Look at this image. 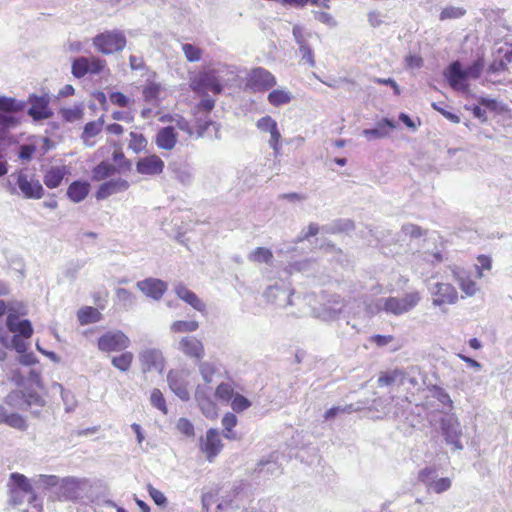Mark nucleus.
<instances>
[{"label": "nucleus", "instance_id": "f257e3e1", "mask_svg": "<svg viewBox=\"0 0 512 512\" xmlns=\"http://www.w3.org/2000/svg\"><path fill=\"white\" fill-rule=\"evenodd\" d=\"M421 300V295L417 291L405 294L402 298L387 297L378 299L373 305L367 304L366 310L368 314H375L385 311L388 314L402 315L415 308Z\"/></svg>", "mask_w": 512, "mask_h": 512}, {"label": "nucleus", "instance_id": "f03ea898", "mask_svg": "<svg viewBox=\"0 0 512 512\" xmlns=\"http://www.w3.org/2000/svg\"><path fill=\"white\" fill-rule=\"evenodd\" d=\"M222 72H230L227 65L218 64L200 72L191 81L192 90L198 93L211 91L214 94H219L222 91V84H227L231 80L230 77L222 75Z\"/></svg>", "mask_w": 512, "mask_h": 512}, {"label": "nucleus", "instance_id": "7ed1b4c3", "mask_svg": "<svg viewBox=\"0 0 512 512\" xmlns=\"http://www.w3.org/2000/svg\"><path fill=\"white\" fill-rule=\"evenodd\" d=\"M33 485V479H29L23 474L17 472L10 474L8 483L10 502L13 505H21L25 501L29 504L39 502Z\"/></svg>", "mask_w": 512, "mask_h": 512}, {"label": "nucleus", "instance_id": "20e7f679", "mask_svg": "<svg viewBox=\"0 0 512 512\" xmlns=\"http://www.w3.org/2000/svg\"><path fill=\"white\" fill-rule=\"evenodd\" d=\"M26 107L24 101L12 97L0 96V140L5 139L10 129L20 125V120L14 115Z\"/></svg>", "mask_w": 512, "mask_h": 512}, {"label": "nucleus", "instance_id": "39448f33", "mask_svg": "<svg viewBox=\"0 0 512 512\" xmlns=\"http://www.w3.org/2000/svg\"><path fill=\"white\" fill-rule=\"evenodd\" d=\"M344 307V299L341 296L331 295L319 307L302 308L298 312H292V314L302 316L311 313L315 318L328 322L338 319L344 311Z\"/></svg>", "mask_w": 512, "mask_h": 512}, {"label": "nucleus", "instance_id": "423d86ee", "mask_svg": "<svg viewBox=\"0 0 512 512\" xmlns=\"http://www.w3.org/2000/svg\"><path fill=\"white\" fill-rule=\"evenodd\" d=\"M92 42L98 52L110 55L122 51L127 44V39L123 31L114 29L97 34Z\"/></svg>", "mask_w": 512, "mask_h": 512}, {"label": "nucleus", "instance_id": "0eeeda50", "mask_svg": "<svg viewBox=\"0 0 512 512\" xmlns=\"http://www.w3.org/2000/svg\"><path fill=\"white\" fill-rule=\"evenodd\" d=\"M90 488L88 479L68 476L62 478L59 491H55V494L59 500L76 501L84 498Z\"/></svg>", "mask_w": 512, "mask_h": 512}, {"label": "nucleus", "instance_id": "6e6552de", "mask_svg": "<svg viewBox=\"0 0 512 512\" xmlns=\"http://www.w3.org/2000/svg\"><path fill=\"white\" fill-rule=\"evenodd\" d=\"M440 430L446 444L455 450L464 448L461 441L463 435L461 423L454 413H445L440 419Z\"/></svg>", "mask_w": 512, "mask_h": 512}, {"label": "nucleus", "instance_id": "1a4fd4ad", "mask_svg": "<svg viewBox=\"0 0 512 512\" xmlns=\"http://www.w3.org/2000/svg\"><path fill=\"white\" fill-rule=\"evenodd\" d=\"M264 297L266 300L272 304H275L278 307L286 308L288 305H298V304H307L309 302V297L305 298H292V293L286 288L283 284L275 283L274 285L269 286L264 292Z\"/></svg>", "mask_w": 512, "mask_h": 512}, {"label": "nucleus", "instance_id": "9d476101", "mask_svg": "<svg viewBox=\"0 0 512 512\" xmlns=\"http://www.w3.org/2000/svg\"><path fill=\"white\" fill-rule=\"evenodd\" d=\"M97 346L102 352H119L130 346V339L120 330L108 331L99 337Z\"/></svg>", "mask_w": 512, "mask_h": 512}, {"label": "nucleus", "instance_id": "9b49d317", "mask_svg": "<svg viewBox=\"0 0 512 512\" xmlns=\"http://www.w3.org/2000/svg\"><path fill=\"white\" fill-rule=\"evenodd\" d=\"M428 289L434 306L453 305L458 301V292L450 283L437 282L431 284Z\"/></svg>", "mask_w": 512, "mask_h": 512}, {"label": "nucleus", "instance_id": "f8f14e48", "mask_svg": "<svg viewBox=\"0 0 512 512\" xmlns=\"http://www.w3.org/2000/svg\"><path fill=\"white\" fill-rule=\"evenodd\" d=\"M25 103L30 104L27 113L34 121L49 119L53 116V111L49 107L50 96L48 94H31Z\"/></svg>", "mask_w": 512, "mask_h": 512}, {"label": "nucleus", "instance_id": "ddd939ff", "mask_svg": "<svg viewBox=\"0 0 512 512\" xmlns=\"http://www.w3.org/2000/svg\"><path fill=\"white\" fill-rule=\"evenodd\" d=\"M141 370L144 373L156 371L162 373L165 367L163 353L157 348H145L139 353Z\"/></svg>", "mask_w": 512, "mask_h": 512}, {"label": "nucleus", "instance_id": "4468645a", "mask_svg": "<svg viewBox=\"0 0 512 512\" xmlns=\"http://www.w3.org/2000/svg\"><path fill=\"white\" fill-rule=\"evenodd\" d=\"M22 195L28 199H40L44 195V189L38 180L29 179L23 171L11 174Z\"/></svg>", "mask_w": 512, "mask_h": 512}, {"label": "nucleus", "instance_id": "2eb2a0df", "mask_svg": "<svg viewBox=\"0 0 512 512\" xmlns=\"http://www.w3.org/2000/svg\"><path fill=\"white\" fill-rule=\"evenodd\" d=\"M276 85V79L268 70L257 67L251 70L247 86L253 91H266Z\"/></svg>", "mask_w": 512, "mask_h": 512}, {"label": "nucleus", "instance_id": "dca6fc26", "mask_svg": "<svg viewBox=\"0 0 512 512\" xmlns=\"http://www.w3.org/2000/svg\"><path fill=\"white\" fill-rule=\"evenodd\" d=\"M223 448V444L220 438V432L218 429L210 428L205 437L200 439V450L206 455L208 461L213 459L220 453Z\"/></svg>", "mask_w": 512, "mask_h": 512}, {"label": "nucleus", "instance_id": "f3484780", "mask_svg": "<svg viewBox=\"0 0 512 512\" xmlns=\"http://www.w3.org/2000/svg\"><path fill=\"white\" fill-rule=\"evenodd\" d=\"M443 75L452 89L465 92L469 85L466 83V76L460 61H453L444 70Z\"/></svg>", "mask_w": 512, "mask_h": 512}, {"label": "nucleus", "instance_id": "a211bd4d", "mask_svg": "<svg viewBox=\"0 0 512 512\" xmlns=\"http://www.w3.org/2000/svg\"><path fill=\"white\" fill-rule=\"evenodd\" d=\"M256 127L262 131L270 134L268 141L269 146L274 150L275 155L280 153L281 149V133L278 130L277 122L271 116H264L256 122Z\"/></svg>", "mask_w": 512, "mask_h": 512}, {"label": "nucleus", "instance_id": "6ab92c4d", "mask_svg": "<svg viewBox=\"0 0 512 512\" xmlns=\"http://www.w3.org/2000/svg\"><path fill=\"white\" fill-rule=\"evenodd\" d=\"M136 287L154 300H160L167 290V284L164 281L151 277L138 281Z\"/></svg>", "mask_w": 512, "mask_h": 512}, {"label": "nucleus", "instance_id": "aec40b11", "mask_svg": "<svg viewBox=\"0 0 512 512\" xmlns=\"http://www.w3.org/2000/svg\"><path fill=\"white\" fill-rule=\"evenodd\" d=\"M164 161L157 155L140 158L136 163V171L142 175L155 176L163 172Z\"/></svg>", "mask_w": 512, "mask_h": 512}, {"label": "nucleus", "instance_id": "412c9836", "mask_svg": "<svg viewBox=\"0 0 512 512\" xmlns=\"http://www.w3.org/2000/svg\"><path fill=\"white\" fill-rule=\"evenodd\" d=\"M178 350L190 358L198 360L204 357L203 343L194 336H184L178 342Z\"/></svg>", "mask_w": 512, "mask_h": 512}, {"label": "nucleus", "instance_id": "4be33fe9", "mask_svg": "<svg viewBox=\"0 0 512 512\" xmlns=\"http://www.w3.org/2000/svg\"><path fill=\"white\" fill-rule=\"evenodd\" d=\"M397 124L395 121L383 118L378 121L374 128L364 129L362 134L369 141L383 139L390 136L392 130L396 128Z\"/></svg>", "mask_w": 512, "mask_h": 512}, {"label": "nucleus", "instance_id": "5701e85b", "mask_svg": "<svg viewBox=\"0 0 512 512\" xmlns=\"http://www.w3.org/2000/svg\"><path fill=\"white\" fill-rule=\"evenodd\" d=\"M129 188L127 180L122 178L111 179L100 185L96 192V198L98 200H104L109 196L126 191Z\"/></svg>", "mask_w": 512, "mask_h": 512}, {"label": "nucleus", "instance_id": "b1692460", "mask_svg": "<svg viewBox=\"0 0 512 512\" xmlns=\"http://www.w3.org/2000/svg\"><path fill=\"white\" fill-rule=\"evenodd\" d=\"M195 399L206 418L215 419L217 417L218 410L216 404L210 399L209 393L200 385L196 388Z\"/></svg>", "mask_w": 512, "mask_h": 512}, {"label": "nucleus", "instance_id": "393cba45", "mask_svg": "<svg viewBox=\"0 0 512 512\" xmlns=\"http://www.w3.org/2000/svg\"><path fill=\"white\" fill-rule=\"evenodd\" d=\"M452 275L466 296L471 297L477 293L478 287L476 282L471 279L470 275L464 269L454 267L452 269Z\"/></svg>", "mask_w": 512, "mask_h": 512}, {"label": "nucleus", "instance_id": "a878e982", "mask_svg": "<svg viewBox=\"0 0 512 512\" xmlns=\"http://www.w3.org/2000/svg\"><path fill=\"white\" fill-rule=\"evenodd\" d=\"M167 381L170 389L181 400L187 401L190 398V394L187 389V383L180 372L171 370L167 375Z\"/></svg>", "mask_w": 512, "mask_h": 512}, {"label": "nucleus", "instance_id": "bb28decb", "mask_svg": "<svg viewBox=\"0 0 512 512\" xmlns=\"http://www.w3.org/2000/svg\"><path fill=\"white\" fill-rule=\"evenodd\" d=\"M174 291L176 295L193 307L195 310L199 312L206 311L205 303L191 290H189L185 285L179 283L174 287Z\"/></svg>", "mask_w": 512, "mask_h": 512}, {"label": "nucleus", "instance_id": "cd10ccee", "mask_svg": "<svg viewBox=\"0 0 512 512\" xmlns=\"http://www.w3.org/2000/svg\"><path fill=\"white\" fill-rule=\"evenodd\" d=\"M165 92V88L161 83L154 81H147L143 87V98L146 103L151 106H159L162 101V94Z\"/></svg>", "mask_w": 512, "mask_h": 512}, {"label": "nucleus", "instance_id": "c85d7f7f", "mask_svg": "<svg viewBox=\"0 0 512 512\" xmlns=\"http://www.w3.org/2000/svg\"><path fill=\"white\" fill-rule=\"evenodd\" d=\"M7 328L16 335L23 338H30L33 333V328L29 320H19L15 314H9L6 321Z\"/></svg>", "mask_w": 512, "mask_h": 512}, {"label": "nucleus", "instance_id": "c756f323", "mask_svg": "<svg viewBox=\"0 0 512 512\" xmlns=\"http://www.w3.org/2000/svg\"><path fill=\"white\" fill-rule=\"evenodd\" d=\"M155 143L160 149L172 150L177 143V134L173 126L161 128L156 136Z\"/></svg>", "mask_w": 512, "mask_h": 512}, {"label": "nucleus", "instance_id": "7c9ffc66", "mask_svg": "<svg viewBox=\"0 0 512 512\" xmlns=\"http://www.w3.org/2000/svg\"><path fill=\"white\" fill-rule=\"evenodd\" d=\"M69 174V169L67 166H52L47 170L43 177L44 184L50 188L54 189L60 186L62 180L66 175Z\"/></svg>", "mask_w": 512, "mask_h": 512}, {"label": "nucleus", "instance_id": "2f4dec72", "mask_svg": "<svg viewBox=\"0 0 512 512\" xmlns=\"http://www.w3.org/2000/svg\"><path fill=\"white\" fill-rule=\"evenodd\" d=\"M168 169L173 173V177L183 185H189L193 180L191 168L182 163H170Z\"/></svg>", "mask_w": 512, "mask_h": 512}, {"label": "nucleus", "instance_id": "473e14b6", "mask_svg": "<svg viewBox=\"0 0 512 512\" xmlns=\"http://www.w3.org/2000/svg\"><path fill=\"white\" fill-rule=\"evenodd\" d=\"M421 380V370L418 366H409L402 369L400 385L408 383L412 388L419 389Z\"/></svg>", "mask_w": 512, "mask_h": 512}, {"label": "nucleus", "instance_id": "72a5a7b5", "mask_svg": "<svg viewBox=\"0 0 512 512\" xmlns=\"http://www.w3.org/2000/svg\"><path fill=\"white\" fill-rule=\"evenodd\" d=\"M89 193V184L74 181L67 189V196L75 203L83 201Z\"/></svg>", "mask_w": 512, "mask_h": 512}, {"label": "nucleus", "instance_id": "f704fd0d", "mask_svg": "<svg viewBox=\"0 0 512 512\" xmlns=\"http://www.w3.org/2000/svg\"><path fill=\"white\" fill-rule=\"evenodd\" d=\"M427 398L436 399L443 407L453 408V401L446 390L442 387L432 385L427 389Z\"/></svg>", "mask_w": 512, "mask_h": 512}, {"label": "nucleus", "instance_id": "c9c22d12", "mask_svg": "<svg viewBox=\"0 0 512 512\" xmlns=\"http://www.w3.org/2000/svg\"><path fill=\"white\" fill-rule=\"evenodd\" d=\"M117 173V168L108 162H101L92 170V179L94 181H102Z\"/></svg>", "mask_w": 512, "mask_h": 512}, {"label": "nucleus", "instance_id": "e433bc0d", "mask_svg": "<svg viewBox=\"0 0 512 512\" xmlns=\"http://www.w3.org/2000/svg\"><path fill=\"white\" fill-rule=\"evenodd\" d=\"M61 480L62 478L56 475L40 474L33 478V483L34 485L44 489L55 488V491H59Z\"/></svg>", "mask_w": 512, "mask_h": 512}, {"label": "nucleus", "instance_id": "4c0bfd02", "mask_svg": "<svg viewBox=\"0 0 512 512\" xmlns=\"http://www.w3.org/2000/svg\"><path fill=\"white\" fill-rule=\"evenodd\" d=\"M199 328V323L195 320H177L170 325V331L173 333H190Z\"/></svg>", "mask_w": 512, "mask_h": 512}, {"label": "nucleus", "instance_id": "58836bf2", "mask_svg": "<svg viewBox=\"0 0 512 512\" xmlns=\"http://www.w3.org/2000/svg\"><path fill=\"white\" fill-rule=\"evenodd\" d=\"M133 359L134 355L132 352H124L118 356L112 357L111 363L116 369L127 372L132 365Z\"/></svg>", "mask_w": 512, "mask_h": 512}, {"label": "nucleus", "instance_id": "ea45409f", "mask_svg": "<svg viewBox=\"0 0 512 512\" xmlns=\"http://www.w3.org/2000/svg\"><path fill=\"white\" fill-rule=\"evenodd\" d=\"M248 259L254 263L270 264L273 260V253L270 249L258 247L248 255Z\"/></svg>", "mask_w": 512, "mask_h": 512}, {"label": "nucleus", "instance_id": "a19ab883", "mask_svg": "<svg viewBox=\"0 0 512 512\" xmlns=\"http://www.w3.org/2000/svg\"><path fill=\"white\" fill-rule=\"evenodd\" d=\"M292 100V96L290 92L282 89H276L269 93L268 101L271 105L275 107H279L281 105L287 104Z\"/></svg>", "mask_w": 512, "mask_h": 512}, {"label": "nucleus", "instance_id": "79ce46f5", "mask_svg": "<svg viewBox=\"0 0 512 512\" xmlns=\"http://www.w3.org/2000/svg\"><path fill=\"white\" fill-rule=\"evenodd\" d=\"M199 373L202 377V380L205 384H211L214 379V375L217 373L218 369L214 363L204 361L200 362L198 365Z\"/></svg>", "mask_w": 512, "mask_h": 512}, {"label": "nucleus", "instance_id": "37998d69", "mask_svg": "<svg viewBox=\"0 0 512 512\" xmlns=\"http://www.w3.org/2000/svg\"><path fill=\"white\" fill-rule=\"evenodd\" d=\"M78 320L81 325L95 323L100 318V313L93 307H85L78 311Z\"/></svg>", "mask_w": 512, "mask_h": 512}, {"label": "nucleus", "instance_id": "c03bdc74", "mask_svg": "<svg viewBox=\"0 0 512 512\" xmlns=\"http://www.w3.org/2000/svg\"><path fill=\"white\" fill-rule=\"evenodd\" d=\"M59 113L65 121L70 123L80 120L84 115L83 107L81 105H75L71 108H62Z\"/></svg>", "mask_w": 512, "mask_h": 512}, {"label": "nucleus", "instance_id": "a18cd8bd", "mask_svg": "<svg viewBox=\"0 0 512 512\" xmlns=\"http://www.w3.org/2000/svg\"><path fill=\"white\" fill-rule=\"evenodd\" d=\"M117 300L125 309L132 308L136 303L135 295L125 288H117L115 291Z\"/></svg>", "mask_w": 512, "mask_h": 512}, {"label": "nucleus", "instance_id": "49530a36", "mask_svg": "<svg viewBox=\"0 0 512 512\" xmlns=\"http://www.w3.org/2000/svg\"><path fill=\"white\" fill-rule=\"evenodd\" d=\"M402 376V369H394L392 371H388L382 373L378 378L379 386H388L394 383L400 385V379Z\"/></svg>", "mask_w": 512, "mask_h": 512}, {"label": "nucleus", "instance_id": "de8ad7c7", "mask_svg": "<svg viewBox=\"0 0 512 512\" xmlns=\"http://www.w3.org/2000/svg\"><path fill=\"white\" fill-rule=\"evenodd\" d=\"M102 131L100 128V123H95L94 121L88 122L83 129V133L81 135V139L84 144L87 146H93L94 143H89V139L97 136Z\"/></svg>", "mask_w": 512, "mask_h": 512}, {"label": "nucleus", "instance_id": "09e8293b", "mask_svg": "<svg viewBox=\"0 0 512 512\" xmlns=\"http://www.w3.org/2000/svg\"><path fill=\"white\" fill-rule=\"evenodd\" d=\"M360 409H361L360 406H355L354 404H348L345 406H335V407L328 409L325 412L324 418H325V420H330V419L335 418L338 414H341V413L350 414L352 412H357Z\"/></svg>", "mask_w": 512, "mask_h": 512}, {"label": "nucleus", "instance_id": "8fccbe9b", "mask_svg": "<svg viewBox=\"0 0 512 512\" xmlns=\"http://www.w3.org/2000/svg\"><path fill=\"white\" fill-rule=\"evenodd\" d=\"M3 424H7L8 426H10L12 428H15V429H18L21 431H24L27 429V423H26L25 419L16 413L9 414L7 412Z\"/></svg>", "mask_w": 512, "mask_h": 512}, {"label": "nucleus", "instance_id": "3c124183", "mask_svg": "<svg viewBox=\"0 0 512 512\" xmlns=\"http://www.w3.org/2000/svg\"><path fill=\"white\" fill-rule=\"evenodd\" d=\"M292 34L298 47L307 44L311 38V33L298 24L293 26Z\"/></svg>", "mask_w": 512, "mask_h": 512}, {"label": "nucleus", "instance_id": "603ef678", "mask_svg": "<svg viewBox=\"0 0 512 512\" xmlns=\"http://www.w3.org/2000/svg\"><path fill=\"white\" fill-rule=\"evenodd\" d=\"M89 71L88 68V58L87 57H79L76 60H74L72 64V74L76 78H82L85 76Z\"/></svg>", "mask_w": 512, "mask_h": 512}, {"label": "nucleus", "instance_id": "864d4df0", "mask_svg": "<svg viewBox=\"0 0 512 512\" xmlns=\"http://www.w3.org/2000/svg\"><path fill=\"white\" fill-rule=\"evenodd\" d=\"M182 51L185 55V58L189 62H197L201 59L202 50L193 44H189V43L183 44Z\"/></svg>", "mask_w": 512, "mask_h": 512}, {"label": "nucleus", "instance_id": "5fc2aeb1", "mask_svg": "<svg viewBox=\"0 0 512 512\" xmlns=\"http://www.w3.org/2000/svg\"><path fill=\"white\" fill-rule=\"evenodd\" d=\"M466 10L462 7L447 6L440 13V20L457 19L465 15Z\"/></svg>", "mask_w": 512, "mask_h": 512}, {"label": "nucleus", "instance_id": "6e6d98bb", "mask_svg": "<svg viewBox=\"0 0 512 512\" xmlns=\"http://www.w3.org/2000/svg\"><path fill=\"white\" fill-rule=\"evenodd\" d=\"M147 146V140L146 138L139 133L131 132L130 133V142H129V148L132 149L134 152L138 153L145 149Z\"/></svg>", "mask_w": 512, "mask_h": 512}, {"label": "nucleus", "instance_id": "4d7b16f0", "mask_svg": "<svg viewBox=\"0 0 512 512\" xmlns=\"http://www.w3.org/2000/svg\"><path fill=\"white\" fill-rule=\"evenodd\" d=\"M215 396L219 400L229 401L234 396V389L229 383H221L216 388Z\"/></svg>", "mask_w": 512, "mask_h": 512}, {"label": "nucleus", "instance_id": "13d9d810", "mask_svg": "<svg viewBox=\"0 0 512 512\" xmlns=\"http://www.w3.org/2000/svg\"><path fill=\"white\" fill-rule=\"evenodd\" d=\"M150 402L155 408L159 409L164 414L167 413L165 399L163 397L162 392L159 389L154 388L152 390L150 395Z\"/></svg>", "mask_w": 512, "mask_h": 512}, {"label": "nucleus", "instance_id": "bf43d9fd", "mask_svg": "<svg viewBox=\"0 0 512 512\" xmlns=\"http://www.w3.org/2000/svg\"><path fill=\"white\" fill-rule=\"evenodd\" d=\"M231 400V408L235 412H242L251 406V402L240 394H235Z\"/></svg>", "mask_w": 512, "mask_h": 512}, {"label": "nucleus", "instance_id": "052dcab7", "mask_svg": "<svg viewBox=\"0 0 512 512\" xmlns=\"http://www.w3.org/2000/svg\"><path fill=\"white\" fill-rule=\"evenodd\" d=\"M298 51H299L302 61H304L310 67L315 66L314 53H313L311 46L309 45V42L305 45L299 46Z\"/></svg>", "mask_w": 512, "mask_h": 512}, {"label": "nucleus", "instance_id": "680f3d73", "mask_svg": "<svg viewBox=\"0 0 512 512\" xmlns=\"http://www.w3.org/2000/svg\"><path fill=\"white\" fill-rule=\"evenodd\" d=\"M484 68V62L482 59L476 60L472 65H470L467 69H464L466 79L472 78L477 79L480 77Z\"/></svg>", "mask_w": 512, "mask_h": 512}, {"label": "nucleus", "instance_id": "e2e57ef3", "mask_svg": "<svg viewBox=\"0 0 512 512\" xmlns=\"http://www.w3.org/2000/svg\"><path fill=\"white\" fill-rule=\"evenodd\" d=\"M436 478V471L433 468L426 467L422 469L418 474L420 482L424 483L428 488L432 485Z\"/></svg>", "mask_w": 512, "mask_h": 512}, {"label": "nucleus", "instance_id": "0e129e2a", "mask_svg": "<svg viewBox=\"0 0 512 512\" xmlns=\"http://www.w3.org/2000/svg\"><path fill=\"white\" fill-rule=\"evenodd\" d=\"M313 14L317 21L325 24L326 26H328L330 28H334L337 25V22L334 19V17L328 12L313 11Z\"/></svg>", "mask_w": 512, "mask_h": 512}, {"label": "nucleus", "instance_id": "69168bd1", "mask_svg": "<svg viewBox=\"0 0 512 512\" xmlns=\"http://www.w3.org/2000/svg\"><path fill=\"white\" fill-rule=\"evenodd\" d=\"M477 262H478V264L476 265L477 277L482 278L483 277L482 270H490L492 267V260L490 257H488L486 255H479L477 257Z\"/></svg>", "mask_w": 512, "mask_h": 512}, {"label": "nucleus", "instance_id": "338daca9", "mask_svg": "<svg viewBox=\"0 0 512 512\" xmlns=\"http://www.w3.org/2000/svg\"><path fill=\"white\" fill-rule=\"evenodd\" d=\"M147 489L150 497L153 499L156 505L165 506L167 504V498L160 490L154 488L150 484L148 485Z\"/></svg>", "mask_w": 512, "mask_h": 512}, {"label": "nucleus", "instance_id": "774afa93", "mask_svg": "<svg viewBox=\"0 0 512 512\" xmlns=\"http://www.w3.org/2000/svg\"><path fill=\"white\" fill-rule=\"evenodd\" d=\"M451 487V480L449 478H440L434 480L429 489H432L436 493H442Z\"/></svg>", "mask_w": 512, "mask_h": 512}]
</instances>
